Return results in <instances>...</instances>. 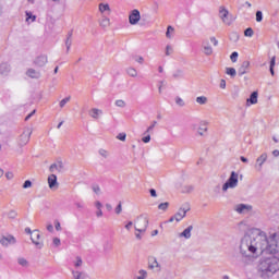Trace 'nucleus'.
<instances>
[{
  "label": "nucleus",
  "mask_w": 279,
  "mask_h": 279,
  "mask_svg": "<svg viewBox=\"0 0 279 279\" xmlns=\"http://www.w3.org/2000/svg\"><path fill=\"white\" fill-rule=\"evenodd\" d=\"M239 252L247 263H253L262 254H279L278 234L267 236L265 231L252 229L240 240Z\"/></svg>",
  "instance_id": "f257e3e1"
},
{
  "label": "nucleus",
  "mask_w": 279,
  "mask_h": 279,
  "mask_svg": "<svg viewBox=\"0 0 279 279\" xmlns=\"http://www.w3.org/2000/svg\"><path fill=\"white\" fill-rule=\"evenodd\" d=\"M279 253H264L259 259L257 271L260 278H274L279 271Z\"/></svg>",
  "instance_id": "f03ea898"
},
{
  "label": "nucleus",
  "mask_w": 279,
  "mask_h": 279,
  "mask_svg": "<svg viewBox=\"0 0 279 279\" xmlns=\"http://www.w3.org/2000/svg\"><path fill=\"white\" fill-rule=\"evenodd\" d=\"M239 186V173L232 171L229 179L222 185V192L228 193L229 189H236Z\"/></svg>",
  "instance_id": "7ed1b4c3"
},
{
  "label": "nucleus",
  "mask_w": 279,
  "mask_h": 279,
  "mask_svg": "<svg viewBox=\"0 0 279 279\" xmlns=\"http://www.w3.org/2000/svg\"><path fill=\"white\" fill-rule=\"evenodd\" d=\"M149 226V218L147 216H140L137 219L134 221V228L136 232H146L147 227Z\"/></svg>",
  "instance_id": "20e7f679"
},
{
  "label": "nucleus",
  "mask_w": 279,
  "mask_h": 279,
  "mask_svg": "<svg viewBox=\"0 0 279 279\" xmlns=\"http://www.w3.org/2000/svg\"><path fill=\"white\" fill-rule=\"evenodd\" d=\"M29 138H32V129L25 128L23 133L20 135L17 140L20 147H25V145L29 143Z\"/></svg>",
  "instance_id": "39448f33"
},
{
  "label": "nucleus",
  "mask_w": 279,
  "mask_h": 279,
  "mask_svg": "<svg viewBox=\"0 0 279 279\" xmlns=\"http://www.w3.org/2000/svg\"><path fill=\"white\" fill-rule=\"evenodd\" d=\"M219 19H221L225 25H232V19H230V12L225 7L219 8Z\"/></svg>",
  "instance_id": "423d86ee"
},
{
  "label": "nucleus",
  "mask_w": 279,
  "mask_h": 279,
  "mask_svg": "<svg viewBox=\"0 0 279 279\" xmlns=\"http://www.w3.org/2000/svg\"><path fill=\"white\" fill-rule=\"evenodd\" d=\"M189 210H191V206H189L187 204L181 206L178 213L174 214L175 221L177 222L182 221L184 217H186V213H189Z\"/></svg>",
  "instance_id": "0eeeda50"
},
{
  "label": "nucleus",
  "mask_w": 279,
  "mask_h": 279,
  "mask_svg": "<svg viewBox=\"0 0 279 279\" xmlns=\"http://www.w3.org/2000/svg\"><path fill=\"white\" fill-rule=\"evenodd\" d=\"M141 22V11L138 9H134L129 13V23L130 25H138Z\"/></svg>",
  "instance_id": "6e6552de"
},
{
  "label": "nucleus",
  "mask_w": 279,
  "mask_h": 279,
  "mask_svg": "<svg viewBox=\"0 0 279 279\" xmlns=\"http://www.w3.org/2000/svg\"><path fill=\"white\" fill-rule=\"evenodd\" d=\"M31 241L38 250H43L44 243L40 242V231L38 229L33 230V234L31 235Z\"/></svg>",
  "instance_id": "1a4fd4ad"
},
{
  "label": "nucleus",
  "mask_w": 279,
  "mask_h": 279,
  "mask_svg": "<svg viewBox=\"0 0 279 279\" xmlns=\"http://www.w3.org/2000/svg\"><path fill=\"white\" fill-rule=\"evenodd\" d=\"M0 244L3 245V247H8L9 245H16V238L14 235H2L0 238Z\"/></svg>",
  "instance_id": "9d476101"
},
{
  "label": "nucleus",
  "mask_w": 279,
  "mask_h": 279,
  "mask_svg": "<svg viewBox=\"0 0 279 279\" xmlns=\"http://www.w3.org/2000/svg\"><path fill=\"white\" fill-rule=\"evenodd\" d=\"M265 162H267V153L262 154L256 159L255 169H257V171H263V165H265Z\"/></svg>",
  "instance_id": "9b49d317"
},
{
  "label": "nucleus",
  "mask_w": 279,
  "mask_h": 279,
  "mask_svg": "<svg viewBox=\"0 0 279 279\" xmlns=\"http://www.w3.org/2000/svg\"><path fill=\"white\" fill-rule=\"evenodd\" d=\"M64 169L62 161H57L49 167L50 173H60Z\"/></svg>",
  "instance_id": "f8f14e48"
},
{
  "label": "nucleus",
  "mask_w": 279,
  "mask_h": 279,
  "mask_svg": "<svg viewBox=\"0 0 279 279\" xmlns=\"http://www.w3.org/2000/svg\"><path fill=\"white\" fill-rule=\"evenodd\" d=\"M148 268L155 269L156 271H161L162 267L160 266V263H158V259L156 257H150L148 259Z\"/></svg>",
  "instance_id": "ddd939ff"
},
{
  "label": "nucleus",
  "mask_w": 279,
  "mask_h": 279,
  "mask_svg": "<svg viewBox=\"0 0 279 279\" xmlns=\"http://www.w3.org/2000/svg\"><path fill=\"white\" fill-rule=\"evenodd\" d=\"M48 185L52 191L58 190V177L56 174H50L48 177Z\"/></svg>",
  "instance_id": "4468645a"
},
{
  "label": "nucleus",
  "mask_w": 279,
  "mask_h": 279,
  "mask_svg": "<svg viewBox=\"0 0 279 279\" xmlns=\"http://www.w3.org/2000/svg\"><path fill=\"white\" fill-rule=\"evenodd\" d=\"M191 232H193V226H189L186 229L183 230V232H180L178 234V238L189 240L192 236Z\"/></svg>",
  "instance_id": "2eb2a0df"
},
{
  "label": "nucleus",
  "mask_w": 279,
  "mask_h": 279,
  "mask_svg": "<svg viewBox=\"0 0 279 279\" xmlns=\"http://www.w3.org/2000/svg\"><path fill=\"white\" fill-rule=\"evenodd\" d=\"M26 75L32 80H40L43 74L40 73V71L31 68L26 71Z\"/></svg>",
  "instance_id": "dca6fc26"
},
{
  "label": "nucleus",
  "mask_w": 279,
  "mask_h": 279,
  "mask_svg": "<svg viewBox=\"0 0 279 279\" xmlns=\"http://www.w3.org/2000/svg\"><path fill=\"white\" fill-rule=\"evenodd\" d=\"M235 210L239 213V215H245V213H250V210H252V206L239 204L235 206Z\"/></svg>",
  "instance_id": "f3484780"
},
{
  "label": "nucleus",
  "mask_w": 279,
  "mask_h": 279,
  "mask_svg": "<svg viewBox=\"0 0 279 279\" xmlns=\"http://www.w3.org/2000/svg\"><path fill=\"white\" fill-rule=\"evenodd\" d=\"M47 62H48V59H47V56H45V54H41L34 60L35 66H39V68L45 66V64H47Z\"/></svg>",
  "instance_id": "a211bd4d"
},
{
  "label": "nucleus",
  "mask_w": 279,
  "mask_h": 279,
  "mask_svg": "<svg viewBox=\"0 0 279 279\" xmlns=\"http://www.w3.org/2000/svg\"><path fill=\"white\" fill-rule=\"evenodd\" d=\"M248 70H250V61H243L241 66L238 70V75L240 76L245 75V73H247Z\"/></svg>",
  "instance_id": "6ab92c4d"
},
{
  "label": "nucleus",
  "mask_w": 279,
  "mask_h": 279,
  "mask_svg": "<svg viewBox=\"0 0 279 279\" xmlns=\"http://www.w3.org/2000/svg\"><path fill=\"white\" fill-rule=\"evenodd\" d=\"M89 117H92V119H99V117H101L104 114V111L101 109L98 108H92L88 111Z\"/></svg>",
  "instance_id": "aec40b11"
},
{
  "label": "nucleus",
  "mask_w": 279,
  "mask_h": 279,
  "mask_svg": "<svg viewBox=\"0 0 279 279\" xmlns=\"http://www.w3.org/2000/svg\"><path fill=\"white\" fill-rule=\"evenodd\" d=\"M258 104V92H253L248 99H246V106H254Z\"/></svg>",
  "instance_id": "412c9836"
},
{
  "label": "nucleus",
  "mask_w": 279,
  "mask_h": 279,
  "mask_svg": "<svg viewBox=\"0 0 279 279\" xmlns=\"http://www.w3.org/2000/svg\"><path fill=\"white\" fill-rule=\"evenodd\" d=\"M203 53L205 56H213V46L208 41L203 43Z\"/></svg>",
  "instance_id": "4be33fe9"
},
{
  "label": "nucleus",
  "mask_w": 279,
  "mask_h": 279,
  "mask_svg": "<svg viewBox=\"0 0 279 279\" xmlns=\"http://www.w3.org/2000/svg\"><path fill=\"white\" fill-rule=\"evenodd\" d=\"M98 10L101 14H110V12H111L110 4H108V3H100L98 5Z\"/></svg>",
  "instance_id": "5701e85b"
},
{
  "label": "nucleus",
  "mask_w": 279,
  "mask_h": 279,
  "mask_svg": "<svg viewBox=\"0 0 279 279\" xmlns=\"http://www.w3.org/2000/svg\"><path fill=\"white\" fill-rule=\"evenodd\" d=\"M206 132H208V128L206 126V122H203L197 130L198 136H206Z\"/></svg>",
  "instance_id": "b1692460"
},
{
  "label": "nucleus",
  "mask_w": 279,
  "mask_h": 279,
  "mask_svg": "<svg viewBox=\"0 0 279 279\" xmlns=\"http://www.w3.org/2000/svg\"><path fill=\"white\" fill-rule=\"evenodd\" d=\"M173 36H175V28L173 26H168L167 32H166V38L171 40V38H173Z\"/></svg>",
  "instance_id": "393cba45"
},
{
  "label": "nucleus",
  "mask_w": 279,
  "mask_h": 279,
  "mask_svg": "<svg viewBox=\"0 0 279 279\" xmlns=\"http://www.w3.org/2000/svg\"><path fill=\"white\" fill-rule=\"evenodd\" d=\"M8 73H10V64L2 63L0 65V75H8Z\"/></svg>",
  "instance_id": "a878e982"
},
{
  "label": "nucleus",
  "mask_w": 279,
  "mask_h": 279,
  "mask_svg": "<svg viewBox=\"0 0 279 279\" xmlns=\"http://www.w3.org/2000/svg\"><path fill=\"white\" fill-rule=\"evenodd\" d=\"M17 265H20V267L27 268L29 267V260H27L25 257H17Z\"/></svg>",
  "instance_id": "bb28decb"
},
{
  "label": "nucleus",
  "mask_w": 279,
  "mask_h": 279,
  "mask_svg": "<svg viewBox=\"0 0 279 279\" xmlns=\"http://www.w3.org/2000/svg\"><path fill=\"white\" fill-rule=\"evenodd\" d=\"M126 74L130 77H138V71H136V69H134L133 66L126 69Z\"/></svg>",
  "instance_id": "cd10ccee"
},
{
  "label": "nucleus",
  "mask_w": 279,
  "mask_h": 279,
  "mask_svg": "<svg viewBox=\"0 0 279 279\" xmlns=\"http://www.w3.org/2000/svg\"><path fill=\"white\" fill-rule=\"evenodd\" d=\"M196 104H198L199 106H206V104H208V97L206 96L196 97Z\"/></svg>",
  "instance_id": "c85d7f7f"
},
{
  "label": "nucleus",
  "mask_w": 279,
  "mask_h": 279,
  "mask_svg": "<svg viewBox=\"0 0 279 279\" xmlns=\"http://www.w3.org/2000/svg\"><path fill=\"white\" fill-rule=\"evenodd\" d=\"M71 36H73V34L70 33L65 39L66 53L71 51V45H73V40L71 39Z\"/></svg>",
  "instance_id": "c756f323"
},
{
  "label": "nucleus",
  "mask_w": 279,
  "mask_h": 279,
  "mask_svg": "<svg viewBox=\"0 0 279 279\" xmlns=\"http://www.w3.org/2000/svg\"><path fill=\"white\" fill-rule=\"evenodd\" d=\"M83 276H84V271L72 270V278L73 279H82Z\"/></svg>",
  "instance_id": "7c9ffc66"
},
{
  "label": "nucleus",
  "mask_w": 279,
  "mask_h": 279,
  "mask_svg": "<svg viewBox=\"0 0 279 279\" xmlns=\"http://www.w3.org/2000/svg\"><path fill=\"white\" fill-rule=\"evenodd\" d=\"M100 27H110V19L102 16L100 21Z\"/></svg>",
  "instance_id": "2f4dec72"
},
{
  "label": "nucleus",
  "mask_w": 279,
  "mask_h": 279,
  "mask_svg": "<svg viewBox=\"0 0 279 279\" xmlns=\"http://www.w3.org/2000/svg\"><path fill=\"white\" fill-rule=\"evenodd\" d=\"M226 74L230 77H236V70L234 68H226Z\"/></svg>",
  "instance_id": "473e14b6"
},
{
  "label": "nucleus",
  "mask_w": 279,
  "mask_h": 279,
  "mask_svg": "<svg viewBox=\"0 0 279 279\" xmlns=\"http://www.w3.org/2000/svg\"><path fill=\"white\" fill-rule=\"evenodd\" d=\"M135 279H147V270L145 269L138 270V275L135 277Z\"/></svg>",
  "instance_id": "72a5a7b5"
},
{
  "label": "nucleus",
  "mask_w": 279,
  "mask_h": 279,
  "mask_svg": "<svg viewBox=\"0 0 279 279\" xmlns=\"http://www.w3.org/2000/svg\"><path fill=\"white\" fill-rule=\"evenodd\" d=\"M157 123H158L157 121H153L151 125H149L147 128V130L144 132V135L151 134V132H154V129L156 128Z\"/></svg>",
  "instance_id": "f704fd0d"
},
{
  "label": "nucleus",
  "mask_w": 279,
  "mask_h": 279,
  "mask_svg": "<svg viewBox=\"0 0 279 279\" xmlns=\"http://www.w3.org/2000/svg\"><path fill=\"white\" fill-rule=\"evenodd\" d=\"M274 66H276V57H272L271 60H270V68H269V71H270V74L274 76L276 75V72L274 71Z\"/></svg>",
  "instance_id": "c9c22d12"
},
{
  "label": "nucleus",
  "mask_w": 279,
  "mask_h": 279,
  "mask_svg": "<svg viewBox=\"0 0 279 279\" xmlns=\"http://www.w3.org/2000/svg\"><path fill=\"white\" fill-rule=\"evenodd\" d=\"M173 77H174L175 80H180V78L184 77V71H182V70H177V71L173 73Z\"/></svg>",
  "instance_id": "e433bc0d"
},
{
  "label": "nucleus",
  "mask_w": 279,
  "mask_h": 279,
  "mask_svg": "<svg viewBox=\"0 0 279 279\" xmlns=\"http://www.w3.org/2000/svg\"><path fill=\"white\" fill-rule=\"evenodd\" d=\"M71 101V96H68L65 98H63L60 102H59V106L60 108H64L66 106L68 102Z\"/></svg>",
  "instance_id": "4c0bfd02"
},
{
  "label": "nucleus",
  "mask_w": 279,
  "mask_h": 279,
  "mask_svg": "<svg viewBox=\"0 0 279 279\" xmlns=\"http://www.w3.org/2000/svg\"><path fill=\"white\" fill-rule=\"evenodd\" d=\"M99 156H101L102 158H108V156H110V153H108V150L100 148L98 150Z\"/></svg>",
  "instance_id": "58836bf2"
},
{
  "label": "nucleus",
  "mask_w": 279,
  "mask_h": 279,
  "mask_svg": "<svg viewBox=\"0 0 279 279\" xmlns=\"http://www.w3.org/2000/svg\"><path fill=\"white\" fill-rule=\"evenodd\" d=\"M133 60H134V62H137V64H144V62H145V58H143L141 56H134Z\"/></svg>",
  "instance_id": "ea45409f"
},
{
  "label": "nucleus",
  "mask_w": 279,
  "mask_h": 279,
  "mask_svg": "<svg viewBox=\"0 0 279 279\" xmlns=\"http://www.w3.org/2000/svg\"><path fill=\"white\" fill-rule=\"evenodd\" d=\"M244 36L252 38V36H254V29H252V27H248L244 31Z\"/></svg>",
  "instance_id": "a19ab883"
},
{
  "label": "nucleus",
  "mask_w": 279,
  "mask_h": 279,
  "mask_svg": "<svg viewBox=\"0 0 279 279\" xmlns=\"http://www.w3.org/2000/svg\"><path fill=\"white\" fill-rule=\"evenodd\" d=\"M83 263L82 257H76L74 260V267L80 268L82 267Z\"/></svg>",
  "instance_id": "79ce46f5"
},
{
  "label": "nucleus",
  "mask_w": 279,
  "mask_h": 279,
  "mask_svg": "<svg viewBox=\"0 0 279 279\" xmlns=\"http://www.w3.org/2000/svg\"><path fill=\"white\" fill-rule=\"evenodd\" d=\"M116 106L118 108H125V106H126L125 100H123V99L116 100Z\"/></svg>",
  "instance_id": "37998d69"
},
{
  "label": "nucleus",
  "mask_w": 279,
  "mask_h": 279,
  "mask_svg": "<svg viewBox=\"0 0 279 279\" xmlns=\"http://www.w3.org/2000/svg\"><path fill=\"white\" fill-rule=\"evenodd\" d=\"M194 189L195 187L193 185H185L183 187V193H193Z\"/></svg>",
  "instance_id": "c03bdc74"
},
{
  "label": "nucleus",
  "mask_w": 279,
  "mask_h": 279,
  "mask_svg": "<svg viewBox=\"0 0 279 279\" xmlns=\"http://www.w3.org/2000/svg\"><path fill=\"white\" fill-rule=\"evenodd\" d=\"M166 56H171L173 53V47L171 45L166 46Z\"/></svg>",
  "instance_id": "a18cd8bd"
},
{
  "label": "nucleus",
  "mask_w": 279,
  "mask_h": 279,
  "mask_svg": "<svg viewBox=\"0 0 279 279\" xmlns=\"http://www.w3.org/2000/svg\"><path fill=\"white\" fill-rule=\"evenodd\" d=\"M159 210H167V208H169V202L166 203H161L158 205Z\"/></svg>",
  "instance_id": "49530a36"
},
{
  "label": "nucleus",
  "mask_w": 279,
  "mask_h": 279,
  "mask_svg": "<svg viewBox=\"0 0 279 279\" xmlns=\"http://www.w3.org/2000/svg\"><path fill=\"white\" fill-rule=\"evenodd\" d=\"M255 16H256L257 23H260L263 21V11H257Z\"/></svg>",
  "instance_id": "de8ad7c7"
},
{
  "label": "nucleus",
  "mask_w": 279,
  "mask_h": 279,
  "mask_svg": "<svg viewBox=\"0 0 279 279\" xmlns=\"http://www.w3.org/2000/svg\"><path fill=\"white\" fill-rule=\"evenodd\" d=\"M142 141H143L144 143H149V142L151 141V135H150L149 133H147V134L145 135V133H144V136L142 137Z\"/></svg>",
  "instance_id": "09e8293b"
},
{
  "label": "nucleus",
  "mask_w": 279,
  "mask_h": 279,
  "mask_svg": "<svg viewBox=\"0 0 279 279\" xmlns=\"http://www.w3.org/2000/svg\"><path fill=\"white\" fill-rule=\"evenodd\" d=\"M175 104H177V106H180V108H183L184 100L182 98H180V97H177L175 98Z\"/></svg>",
  "instance_id": "8fccbe9b"
},
{
  "label": "nucleus",
  "mask_w": 279,
  "mask_h": 279,
  "mask_svg": "<svg viewBox=\"0 0 279 279\" xmlns=\"http://www.w3.org/2000/svg\"><path fill=\"white\" fill-rule=\"evenodd\" d=\"M118 141L125 142V138H128V135L125 133H120L117 135Z\"/></svg>",
  "instance_id": "3c124183"
},
{
  "label": "nucleus",
  "mask_w": 279,
  "mask_h": 279,
  "mask_svg": "<svg viewBox=\"0 0 279 279\" xmlns=\"http://www.w3.org/2000/svg\"><path fill=\"white\" fill-rule=\"evenodd\" d=\"M238 58H239V52L236 51L232 52L230 56V59L232 62H236Z\"/></svg>",
  "instance_id": "603ef678"
},
{
  "label": "nucleus",
  "mask_w": 279,
  "mask_h": 279,
  "mask_svg": "<svg viewBox=\"0 0 279 279\" xmlns=\"http://www.w3.org/2000/svg\"><path fill=\"white\" fill-rule=\"evenodd\" d=\"M122 211H123V206L121 205V203H119L118 206L116 207V215H121Z\"/></svg>",
  "instance_id": "864d4df0"
},
{
  "label": "nucleus",
  "mask_w": 279,
  "mask_h": 279,
  "mask_svg": "<svg viewBox=\"0 0 279 279\" xmlns=\"http://www.w3.org/2000/svg\"><path fill=\"white\" fill-rule=\"evenodd\" d=\"M52 243L54 247H60L61 245V241L59 238H53Z\"/></svg>",
  "instance_id": "5fc2aeb1"
},
{
  "label": "nucleus",
  "mask_w": 279,
  "mask_h": 279,
  "mask_svg": "<svg viewBox=\"0 0 279 279\" xmlns=\"http://www.w3.org/2000/svg\"><path fill=\"white\" fill-rule=\"evenodd\" d=\"M54 228H56L57 232H60L62 230V226L60 225V221H58V220L54 221Z\"/></svg>",
  "instance_id": "6e6d98bb"
},
{
  "label": "nucleus",
  "mask_w": 279,
  "mask_h": 279,
  "mask_svg": "<svg viewBox=\"0 0 279 279\" xmlns=\"http://www.w3.org/2000/svg\"><path fill=\"white\" fill-rule=\"evenodd\" d=\"M92 189L94 193H96V195H99V193H101V187H99V185H94Z\"/></svg>",
  "instance_id": "4d7b16f0"
},
{
  "label": "nucleus",
  "mask_w": 279,
  "mask_h": 279,
  "mask_svg": "<svg viewBox=\"0 0 279 279\" xmlns=\"http://www.w3.org/2000/svg\"><path fill=\"white\" fill-rule=\"evenodd\" d=\"M23 189H32V181L26 180L23 184Z\"/></svg>",
  "instance_id": "13d9d810"
},
{
  "label": "nucleus",
  "mask_w": 279,
  "mask_h": 279,
  "mask_svg": "<svg viewBox=\"0 0 279 279\" xmlns=\"http://www.w3.org/2000/svg\"><path fill=\"white\" fill-rule=\"evenodd\" d=\"M26 21H29V19H32V22H34V21H36V15H33L32 16V13H29V12H26Z\"/></svg>",
  "instance_id": "bf43d9fd"
},
{
  "label": "nucleus",
  "mask_w": 279,
  "mask_h": 279,
  "mask_svg": "<svg viewBox=\"0 0 279 279\" xmlns=\"http://www.w3.org/2000/svg\"><path fill=\"white\" fill-rule=\"evenodd\" d=\"M95 207L97 208V210H101V208H104V205L101 204V202L96 201L95 202Z\"/></svg>",
  "instance_id": "052dcab7"
},
{
  "label": "nucleus",
  "mask_w": 279,
  "mask_h": 279,
  "mask_svg": "<svg viewBox=\"0 0 279 279\" xmlns=\"http://www.w3.org/2000/svg\"><path fill=\"white\" fill-rule=\"evenodd\" d=\"M10 219H15L16 218V211L15 210H11L9 211V215Z\"/></svg>",
  "instance_id": "680f3d73"
},
{
  "label": "nucleus",
  "mask_w": 279,
  "mask_h": 279,
  "mask_svg": "<svg viewBox=\"0 0 279 279\" xmlns=\"http://www.w3.org/2000/svg\"><path fill=\"white\" fill-rule=\"evenodd\" d=\"M210 43H213L214 47H217V45H219V40H217V38L215 37H210Z\"/></svg>",
  "instance_id": "e2e57ef3"
},
{
  "label": "nucleus",
  "mask_w": 279,
  "mask_h": 279,
  "mask_svg": "<svg viewBox=\"0 0 279 279\" xmlns=\"http://www.w3.org/2000/svg\"><path fill=\"white\" fill-rule=\"evenodd\" d=\"M5 178H7V180H12V178H14V173H12V172H7V173H5Z\"/></svg>",
  "instance_id": "0e129e2a"
},
{
  "label": "nucleus",
  "mask_w": 279,
  "mask_h": 279,
  "mask_svg": "<svg viewBox=\"0 0 279 279\" xmlns=\"http://www.w3.org/2000/svg\"><path fill=\"white\" fill-rule=\"evenodd\" d=\"M220 88L226 89V80H220Z\"/></svg>",
  "instance_id": "69168bd1"
},
{
  "label": "nucleus",
  "mask_w": 279,
  "mask_h": 279,
  "mask_svg": "<svg viewBox=\"0 0 279 279\" xmlns=\"http://www.w3.org/2000/svg\"><path fill=\"white\" fill-rule=\"evenodd\" d=\"M46 228H47L48 232H53V225L48 223Z\"/></svg>",
  "instance_id": "338daca9"
},
{
  "label": "nucleus",
  "mask_w": 279,
  "mask_h": 279,
  "mask_svg": "<svg viewBox=\"0 0 279 279\" xmlns=\"http://www.w3.org/2000/svg\"><path fill=\"white\" fill-rule=\"evenodd\" d=\"M82 279H93V278H90V275H88L87 272H83Z\"/></svg>",
  "instance_id": "774afa93"
}]
</instances>
